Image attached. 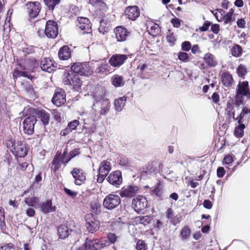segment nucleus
<instances>
[{"label":"nucleus","instance_id":"f257e3e1","mask_svg":"<svg viewBox=\"0 0 250 250\" xmlns=\"http://www.w3.org/2000/svg\"><path fill=\"white\" fill-rule=\"evenodd\" d=\"M111 244L107 237L99 239H86L84 247H79L77 250H98Z\"/></svg>","mask_w":250,"mask_h":250},{"label":"nucleus","instance_id":"f03ea898","mask_svg":"<svg viewBox=\"0 0 250 250\" xmlns=\"http://www.w3.org/2000/svg\"><path fill=\"white\" fill-rule=\"evenodd\" d=\"M63 82L64 84L73 85L75 90H78L81 86L82 81L78 74L71 70L64 72Z\"/></svg>","mask_w":250,"mask_h":250},{"label":"nucleus","instance_id":"7ed1b4c3","mask_svg":"<svg viewBox=\"0 0 250 250\" xmlns=\"http://www.w3.org/2000/svg\"><path fill=\"white\" fill-rule=\"evenodd\" d=\"M110 106V102L108 99L96 101L92 105V110L95 116L98 111L101 115H104L109 111Z\"/></svg>","mask_w":250,"mask_h":250},{"label":"nucleus","instance_id":"20e7f679","mask_svg":"<svg viewBox=\"0 0 250 250\" xmlns=\"http://www.w3.org/2000/svg\"><path fill=\"white\" fill-rule=\"evenodd\" d=\"M121 199L117 194H109L104 199L103 205L104 208L111 210L116 208L121 204Z\"/></svg>","mask_w":250,"mask_h":250},{"label":"nucleus","instance_id":"39448f33","mask_svg":"<svg viewBox=\"0 0 250 250\" xmlns=\"http://www.w3.org/2000/svg\"><path fill=\"white\" fill-rule=\"evenodd\" d=\"M11 149L12 153L16 157H23L27 153V149L25 143L23 141H18L12 145Z\"/></svg>","mask_w":250,"mask_h":250},{"label":"nucleus","instance_id":"423d86ee","mask_svg":"<svg viewBox=\"0 0 250 250\" xmlns=\"http://www.w3.org/2000/svg\"><path fill=\"white\" fill-rule=\"evenodd\" d=\"M85 227L90 233L96 231L100 227V222L96 219L92 214H87L85 216Z\"/></svg>","mask_w":250,"mask_h":250},{"label":"nucleus","instance_id":"0eeeda50","mask_svg":"<svg viewBox=\"0 0 250 250\" xmlns=\"http://www.w3.org/2000/svg\"><path fill=\"white\" fill-rule=\"evenodd\" d=\"M37 121V117L35 116H30L25 118L23 122V131L25 134L28 135L33 134Z\"/></svg>","mask_w":250,"mask_h":250},{"label":"nucleus","instance_id":"6e6552de","mask_svg":"<svg viewBox=\"0 0 250 250\" xmlns=\"http://www.w3.org/2000/svg\"><path fill=\"white\" fill-rule=\"evenodd\" d=\"M71 70L79 75L88 76L91 71L89 66L86 63L76 62L71 66Z\"/></svg>","mask_w":250,"mask_h":250},{"label":"nucleus","instance_id":"1a4fd4ad","mask_svg":"<svg viewBox=\"0 0 250 250\" xmlns=\"http://www.w3.org/2000/svg\"><path fill=\"white\" fill-rule=\"evenodd\" d=\"M147 201L142 195H138L132 200V207L136 212L140 213L147 207Z\"/></svg>","mask_w":250,"mask_h":250},{"label":"nucleus","instance_id":"9d476101","mask_svg":"<svg viewBox=\"0 0 250 250\" xmlns=\"http://www.w3.org/2000/svg\"><path fill=\"white\" fill-rule=\"evenodd\" d=\"M25 8L29 17L35 18L38 15L41 10L40 3L38 1L28 2L25 4Z\"/></svg>","mask_w":250,"mask_h":250},{"label":"nucleus","instance_id":"9b49d317","mask_svg":"<svg viewBox=\"0 0 250 250\" xmlns=\"http://www.w3.org/2000/svg\"><path fill=\"white\" fill-rule=\"evenodd\" d=\"M106 180L112 186L118 188L123 182L121 172L116 170L111 172L107 177Z\"/></svg>","mask_w":250,"mask_h":250},{"label":"nucleus","instance_id":"f8f14e48","mask_svg":"<svg viewBox=\"0 0 250 250\" xmlns=\"http://www.w3.org/2000/svg\"><path fill=\"white\" fill-rule=\"evenodd\" d=\"M52 103L59 107L62 105L66 102L65 94L63 90L62 89H57L52 99Z\"/></svg>","mask_w":250,"mask_h":250},{"label":"nucleus","instance_id":"ddd939ff","mask_svg":"<svg viewBox=\"0 0 250 250\" xmlns=\"http://www.w3.org/2000/svg\"><path fill=\"white\" fill-rule=\"evenodd\" d=\"M236 95L250 99V90L248 81L239 82L236 88Z\"/></svg>","mask_w":250,"mask_h":250},{"label":"nucleus","instance_id":"4468645a","mask_svg":"<svg viewBox=\"0 0 250 250\" xmlns=\"http://www.w3.org/2000/svg\"><path fill=\"white\" fill-rule=\"evenodd\" d=\"M139 190V188L136 186H128L122 188L120 192L121 197L131 198L135 196Z\"/></svg>","mask_w":250,"mask_h":250},{"label":"nucleus","instance_id":"2eb2a0df","mask_svg":"<svg viewBox=\"0 0 250 250\" xmlns=\"http://www.w3.org/2000/svg\"><path fill=\"white\" fill-rule=\"evenodd\" d=\"M127 58V56L125 54H115L109 59V62L113 67H119L124 63Z\"/></svg>","mask_w":250,"mask_h":250},{"label":"nucleus","instance_id":"dca6fc26","mask_svg":"<svg viewBox=\"0 0 250 250\" xmlns=\"http://www.w3.org/2000/svg\"><path fill=\"white\" fill-rule=\"evenodd\" d=\"M117 41L119 42L126 41V38L129 36L130 32L122 26L116 27L114 30Z\"/></svg>","mask_w":250,"mask_h":250},{"label":"nucleus","instance_id":"f3484780","mask_svg":"<svg viewBox=\"0 0 250 250\" xmlns=\"http://www.w3.org/2000/svg\"><path fill=\"white\" fill-rule=\"evenodd\" d=\"M78 26L83 31V34H89L92 32L91 24L88 18L80 17L78 18Z\"/></svg>","mask_w":250,"mask_h":250},{"label":"nucleus","instance_id":"a211bd4d","mask_svg":"<svg viewBox=\"0 0 250 250\" xmlns=\"http://www.w3.org/2000/svg\"><path fill=\"white\" fill-rule=\"evenodd\" d=\"M125 13L129 20L135 21L139 17L140 12L137 6H130L125 9Z\"/></svg>","mask_w":250,"mask_h":250},{"label":"nucleus","instance_id":"6ab92c4d","mask_svg":"<svg viewBox=\"0 0 250 250\" xmlns=\"http://www.w3.org/2000/svg\"><path fill=\"white\" fill-rule=\"evenodd\" d=\"M71 174L75 179V184L77 185H81L85 180V176L82 169L74 168Z\"/></svg>","mask_w":250,"mask_h":250},{"label":"nucleus","instance_id":"aec40b11","mask_svg":"<svg viewBox=\"0 0 250 250\" xmlns=\"http://www.w3.org/2000/svg\"><path fill=\"white\" fill-rule=\"evenodd\" d=\"M58 35V25L56 21L48 20V38H55Z\"/></svg>","mask_w":250,"mask_h":250},{"label":"nucleus","instance_id":"412c9836","mask_svg":"<svg viewBox=\"0 0 250 250\" xmlns=\"http://www.w3.org/2000/svg\"><path fill=\"white\" fill-rule=\"evenodd\" d=\"M74 232V231L69 229L67 226L62 225L58 228V234L59 238L62 239H65L68 237L71 233Z\"/></svg>","mask_w":250,"mask_h":250},{"label":"nucleus","instance_id":"4be33fe9","mask_svg":"<svg viewBox=\"0 0 250 250\" xmlns=\"http://www.w3.org/2000/svg\"><path fill=\"white\" fill-rule=\"evenodd\" d=\"M160 163L157 161H153L148 163L146 166V173L149 174H156L160 168Z\"/></svg>","mask_w":250,"mask_h":250},{"label":"nucleus","instance_id":"5701e85b","mask_svg":"<svg viewBox=\"0 0 250 250\" xmlns=\"http://www.w3.org/2000/svg\"><path fill=\"white\" fill-rule=\"evenodd\" d=\"M106 93V90L104 87L100 86L96 87L95 89L93 98L94 99V102L99 100H103V99H106L105 98Z\"/></svg>","mask_w":250,"mask_h":250},{"label":"nucleus","instance_id":"b1692460","mask_svg":"<svg viewBox=\"0 0 250 250\" xmlns=\"http://www.w3.org/2000/svg\"><path fill=\"white\" fill-rule=\"evenodd\" d=\"M59 58L61 60H67L71 57L70 49L68 46L65 45L61 47L58 52Z\"/></svg>","mask_w":250,"mask_h":250},{"label":"nucleus","instance_id":"393cba45","mask_svg":"<svg viewBox=\"0 0 250 250\" xmlns=\"http://www.w3.org/2000/svg\"><path fill=\"white\" fill-rule=\"evenodd\" d=\"M61 153L58 151L54 157L50 167L54 172L57 171L61 166Z\"/></svg>","mask_w":250,"mask_h":250},{"label":"nucleus","instance_id":"a878e982","mask_svg":"<svg viewBox=\"0 0 250 250\" xmlns=\"http://www.w3.org/2000/svg\"><path fill=\"white\" fill-rule=\"evenodd\" d=\"M221 82L223 84L227 87H229L233 83V78L229 72H224L221 75Z\"/></svg>","mask_w":250,"mask_h":250},{"label":"nucleus","instance_id":"bb28decb","mask_svg":"<svg viewBox=\"0 0 250 250\" xmlns=\"http://www.w3.org/2000/svg\"><path fill=\"white\" fill-rule=\"evenodd\" d=\"M111 169V167L110 162L107 161H103L101 163L98 168V172L107 176Z\"/></svg>","mask_w":250,"mask_h":250},{"label":"nucleus","instance_id":"cd10ccee","mask_svg":"<svg viewBox=\"0 0 250 250\" xmlns=\"http://www.w3.org/2000/svg\"><path fill=\"white\" fill-rule=\"evenodd\" d=\"M126 101L125 96L120 97L114 100V108L116 111L120 112L123 109Z\"/></svg>","mask_w":250,"mask_h":250},{"label":"nucleus","instance_id":"c85d7f7f","mask_svg":"<svg viewBox=\"0 0 250 250\" xmlns=\"http://www.w3.org/2000/svg\"><path fill=\"white\" fill-rule=\"evenodd\" d=\"M110 65L105 62L101 63L95 70V72L100 74L107 75L110 73Z\"/></svg>","mask_w":250,"mask_h":250},{"label":"nucleus","instance_id":"c756f323","mask_svg":"<svg viewBox=\"0 0 250 250\" xmlns=\"http://www.w3.org/2000/svg\"><path fill=\"white\" fill-rule=\"evenodd\" d=\"M204 59L206 63L210 66L214 67L217 64V62L214 56L211 53H207L205 55Z\"/></svg>","mask_w":250,"mask_h":250},{"label":"nucleus","instance_id":"7c9ffc66","mask_svg":"<svg viewBox=\"0 0 250 250\" xmlns=\"http://www.w3.org/2000/svg\"><path fill=\"white\" fill-rule=\"evenodd\" d=\"M191 235V229L188 226H184L180 233V237L182 240H185L188 239Z\"/></svg>","mask_w":250,"mask_h":250},{"label":"nucleus","instance_id":"2f4dec72","mask_svg":"<svg viewBox=\"0 0 250 250\" xmlns=\"http://www.w3.org/2000/svg\"><path fill=\"white\" fill-rule=\"evenodd\" d=\"M35 114L36 116L41 120L43 125L47 124V113L45 110L43 109H37L35 111Z\"/></svg>","mask_w":250,"mask_h":250},{"label":"nucleus","instance_id":"473e14b6","mask_svg":"<svg viewBox=\"0 0 250 250\" xmlns=\"http://www.w3.org/2000/svg\"><path fill=\"white\" fill-rule=\"evenodd\" d=\"M250 114V107L249 108L248 106H245L244 107H243L241 113L236 118V121H237L238 123H243V118L247 114Z\"/></svg>","mask_w":250,"mask_h":250},{"label":"nucleus","instance_id":"72a5a7b5","mask_svg":"<svg viewBox=\"0 0 250 250\" xmlns=\"http://www.w3.org/2000/svg\"><path fill=\"white\" fill-rule=\"evenodd\" d=\"M38 23L42 24L44 28H39L38 30V33L39 36L40 37H44L45 36L47 35V21H45L44 19H42L39 21Z\"/></svg>","mask_w":250,"mask_h":250},{"label":"nucleus","instance_id":"f704fd0d","mask_svg":"<svg viewBox=\"0 0 250 250\" xmlns=\"http://www.w3.org/2000/svg\"><path fill=\"white\" fill-rule=\"evenodd\" d=\"M89 1L90 4L99 8L100 10H104L106 7L104 0H89Z\"/></svg>","mask_w":250,"mask_h":250},{"label":"nucleus","instance_id":"c9c22d12","mask_svg":"<svg viewBox=\"0 0 250 250\" xmlns=\"http://www.w3.org/2000/svg\"><path fill=\"white\" fill-rule=\"evenodd\" d=\"M112 83L115 87H120L123 85V78L121 76L115 75L112 78Z\"/></svg>","mask_w":250,"mask_h":250},{"label":"nucleus","instance_id":"e433bc0d","mask_svg":"<svg viewBox=\"0 0 250 250\" xmlns=\"http://www.w3.org/2000/svg\"><path fill=\"white\" fill-rule=\"evenodd\" d=\"M238 124V126L235 128L234 134L237 137H242L244 135V129L245 128V125L243 123Z\"/></svg>","mask_w":250,"mask_h":250},{"label":"nucleus","instance_id":"4c0bfd02","mask_svg":"<svg viewBox=\"0 0 250 250\" xmlns=\"http://www.w3.org/2000/svg\"><path fill=\"white\" fill-rule=\"evenodd\" d=\"M38 202V198L36 197H28L24 199V202L29 206L34 207Z\"/></svg>","mask_w":250,"mask_h":250},{"label":"nucleus","instance_id":"58836bf2","mask_svg":"<svg viewBox=\"0 0 250 250\" xmlns=\"http://www.w3.org/2000/svg\"><path fill=\"white\" fill-rule=\"evenodd\" d=\"M100 25L98 28L99 31L104 35L108 31V26L106 25L105 21L104 20H101L100 21Z\"/></svg>","mask_w":250,"mask_h":250},{"label":"nucleus","instance_id":"ea45409f","mask_svg":"<svg viewBox=\"0 0 250 250\" xmlns=\"http://www.w3.org/2000/svg\"><path fill=\"white\" fill-rule=\"evenodd\" d=\"M231 52L232 56L239 57L242 54V48L239 45H235L231 48Z\"/></svg>","mask_w":250,"mask_h":250},{"label":"nucleus","instance_id":"a19ab883","mask_svg":"<svg viewBox=\"0 0 250 250\" xmlns=\"http://www.w3.org/2000/svg\"><path fill=\"white\" fill-rule=\"evenodd\" d=\"M178 58L180 61L185 62L189 61V55L186 52H179L178 54Z\"/></svg>","mask_w":250,"mask_h":250},{"label":"nucleus","instance_id":"79ce46f5","mask_svg":"<svg viewBox=\"0 0 250 250\" xmlns=\"http://www.w3.org/2000/svg\"><path fill=\"white\" fill-rule=\"evenodd\" d=\"M243 97L238 95H236L234 103L233 104L234 107L239 109L240 107L243 105L242 101Z\"/></svg>","mask_w":250,"mask_h":250},{"label":"nucleus","instance_id":"37998d69","mask_svg":"<svg viewBox=\"0 0 250 250\" xmlns=\"http://www.w3.org/2000/svg\"><path fill=\"white\" fill-rule=\"evenodd\" d=\"M80 153V149L79 148H76L74 149L73 150L71 151L69 153V156L68 157V159H67V160H64V159H63V162H64V164H66L68 163L71 159L75 157L76 155H77Z\"/></svg>","mask_w":250,"mask_h":250},{"label":"nucleus","instance_id":"c03bdc74","mask_svg":"<svg viewBox=\"0 0 250 250\" xmlns=\"http://www.w3.org/2000/svg\"><path fill=\"white\" fill-rule=\"evenodd\" d=\"M167 42L171 46H173L175 45L176 39L175 38L173 33L169 32L167 36Z\"/></svg>","mask_w":250,"mask_h":250},{"label":"nucleus","instance_id":"a18cd8bd","mask_svg":"<svg viewBox=\"0 0 250 250\" xmlns=\"http://www.w3.org/2000/svg\"><path fill=\"white\" fill-rule=\"evenodd\" d=\"M91 208L93 212L98 214L101 212V205L97 202L91 204Z\"/></svg>","mask_w":250,"mask_h":250},{"label":"nucleus","instance_id":"49530a36","mask_svg":"<svg viewBox=\"0 0 250 250\" xmlns=\"http://www.w3.org/2000/svg\"><path fill=\"white\" fill-rule=\"evenodd\" d=\"M57 67V63L51 59H50L49 62H48V73H51L52 71H55Z\"/></svg>","mask_w":250,"mask_h":250},{"label":"nucleus","instance_id":"de8ad7c7","mask_svg":"<svg viewBox=\"0 0 250 250\" xmlns=\"http://www.w3.org/2000/svg\"><path fill=\"white\" fill-rule=\"evenodd\" d=\"M52 113L54 119L56 121L59 123L61 122L62 119V114L61 112L57 110L54 109L53 110Z\"/></svg>","mask_w":250,"mask_h":250},{"label":"nucleus","instance_id":"09e8293b","mask_svg":"<svg viewBox=\"0 0 250 250\" xmlns=\"http://www.w3.org/2000/svg\"><path fill=\"white\" fill-rule=\"evenodd\" d=\"M80 124V122L78 120H74L68 123L67 126L72 130H76L77 126Z\"/></svg>","mask_w":250,"mask_h":250},{"label":"nucleus","instance_id":"8fccbe9b","mask_svg":"<svg viewBox=\"0 0 250 250\" xmlns=\"http://www.w3.org/2000/svg\"><path fill=\"white\" fill-rule=\"evenodd\" d=\"M60 2V0H48V8L53 11L55 6Z\"/></svg>","mask_w":250,"mask_h":250},{"label":"nucleus","instance_id":"3c124183","mask_svg":"<svg viewBox=\"0 0 250 250\" xmlns=\"http://www.w3.org/2000/svg\"><path fill=\"white\" fill-rule=\"evenodd\" d=\"M138 218L141 223L144 225H148L151 222V217L149 216H139Z\"/></svg>","mask_w":250,"mask_h":250},{"label":"nucleus","instance_id":"603ef678","mask_svg":"<svg viewBox=\"0 0 250 250\" xmlns=\"http://www.w3.org/2000/svg\"><path fill=\"white\" fill-rule=\"evenodd\" d=\"M237 71L239 77H243L247 73V69L244 65L240 64L238 67Z\"/></svg>","mask_w":250,"mask_h":250},{"label":"nucleus","instance_id":"864d4df0","mask_svg":"<svg viewBox=\"0 0 250 250\" xmlns=\"http://www.w3.org/2000/svg\"><path fill=\"white\" fill-rule=\"evenodd\" d=\"M152 194H155L157 197L160 198L162 197V191L160 188V186L158 184L154 188V189L152 190Z\"/></svg>","mask_w":250,"mask_h":250},{"label":"nucleus","instance_id":"5fc2aeb1","mask_svg":"<svg viewBox=\"0 0 250 250\" xmlns=\"http://www.w3.org/2000/svg\"><path fill=\"white\" fill-rule=\"evenodd\" d=\"M0 250H16L14 245L11 243L0 247Z\"/></svg>","mask_w":250,"mask_h":250},{"label":"nucleus","instance_id":"6e6d98bb","mask_svg":"<svg viewBox=\"0 0 250 250\" xmlns=\"http://www.w3.org/2000/svg\"><path fill=\"white\" fill-rule=\"evenodd\" d=\"M18 76H23L24 77H27L29 79H30V76H28L26 72L24 71H20L18 70H15L14 72L13 73V76L15 78Z\"/></svg>","mask_w":250,"mask_h":250},{"label":"nucleus","instance_id":"4d7b16f0","mask_svg":"<svg viewBox=\"0 0 250 250\" xmlns=\"http://www.w3.org/2000/svg\"><path fill=\"white\" fill-rule=\"evenodd\" d=\"M136 248L137 250H145L146 244L145 242L142 240H139L137 242Z\"/></svg>","mask_w":250,"mask_h":250},{"label":"nucleus","instance_id":"13d9d810","mask_svg":"<svg viewBox=\"0 0 250 250\" xmlns=\"http://www.w3.org/2000/svg\"><path fill=\"white\" fill-rule=\"evenodd\" d=\"M182 50L185 51H188L191 48V43L189 42L185 41L182 42L181 45Z\"/></svg>","mask_w":250,"mask_h":250},{"label":"nucleus","instance_id":"bf43d9fd","mask_svg":"<svg viewBox=\"0 0 250 250\" xmlns=\"http://www.w3.org/2000/svg\"><path fill=\"white\" fill-rule=\"evenodd\" d=\"M107 238L111 244H114L117 241L118 237L114 233H109L107 234Z\"/></svg>","mask_w":250,"mask_h":250},{"label":"nucleus","instance_id":"052dcab7","mask_svg":"<svg viewBox=\"0 0 250 250\" xmlns=\"http://www.w3.org/2000/svg\"><path fill=\"white\" fill-rule=\"evenodd\" d=\"M119 163L121 165L125 166L128 165V159L124 156H120L119 157Z\"/></svg>","mask_w":250,"mask_h":250},{"label":"nucleus","instance_id":"680f3d73","mask_svg":"<svg viewBox=\"0 0 250 250\" xmlns=\"http://www.w3.org/2000/svg\"><path fill=\"white\" fill-rule=\"evenodd\" d=\"M171 22L173 26L176 28L179 27L181 25V20L177 18L172 19L171 20Z\"/></svg>","mask_w":250,"mask_h":250},{"label":"nucleus","instance_id":"e2e57ef3","mask_svg":"<svg viewBox=\"0 0 250 250\" xmlns=\"http://www.w3.org/2000/svg\"><path fill=\"white\" fill-rule=\"evenodd\" d=\"M64 191L65 192L66 194H67L69 196L71 197L72 198L75 197L77 195V192L72 191L68 188H64Z\"/></svg>","mask_w":250,"mask_h":250},{"label":"nucleus","instance_id":"0e129e2a","mask_svg":"<svg viewBox=\"0 0 250 250\" xmlns=\"http://www.w3.org/2000/svg\"><path fill=\"white\" fill-rule=\"evenodd\" d=\"M210 25V22L208 21H206L204 22V23L202 26H201L199 27V30L201 32L206 31L208 30Z\"/></svg>","mask_w":250,"mask_h":250},{"label":"nucleus","instance_id":"69168bd1","mask_svg":"<svg viewBox=\"0 0 250 250\" xmlns=\"http://www.w3.org/2000/svg\"><path fill=\"white\" fill-rule=\"evenodd\" d=\"M225 174V170L223 167H219L217 169V175L219 178H222Z\"/></svg>","mask_w":250,"mask_h":250},{"label":"nucleus","instance_id":"338daca9","mask_svg":"<svg viewBox=\"0 0 250 250\" xmlns=\"http://www.w3.org/2000/svg\"><path fill=\"white\" fill-rule=\"evenodd\" d=\"M38 208L40 210L44 213L47 212V201L40 203L38 205Z\"/></svg>","mask_w":250,"mask_h":250},{"label":"nucleus","instance_id":"774afa93","mask_svg":"<svg viewBox=\"0 0 250 250\" xmlns=\"http://www.w3.org/2000/svg\"><path fill=\"white\" fill-rule=\"evenodd\" d=\"M233 161V160L231 155H227L224 157L223 162L225 164H230Z\"/></svg>","mask_w":250,"mask_h":250}]
</instances>
